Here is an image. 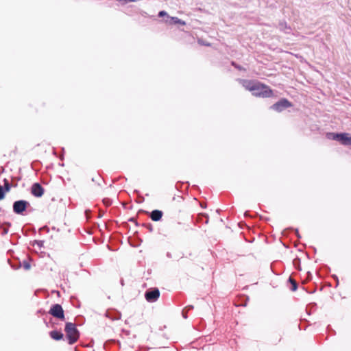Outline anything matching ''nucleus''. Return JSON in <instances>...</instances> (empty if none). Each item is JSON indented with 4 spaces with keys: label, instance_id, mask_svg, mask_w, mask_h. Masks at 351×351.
Here are the masks:
<instances>
[{
    "label": "nucleus",
    "instance_id": "obj_4",
    "mask_svg": "<svg viewBox=\"0 0 351 351\" xmlns=\"http://www.w3.org/2000/svg\"><path fill=\"white\" fill-rule=\"evenodd\" d=\"M29 203L25 200H18L13 204V211L18 215H21L25 211Z\"/></svg>",
    "mask_w": 351,
    "mask_h": 351
},
{
    "label": "nucleus",
    "instance_id": "obj_15",
    "mask_svg": "<svg viewBox=\"0 0 351 351\" xmlns=\"http://www.w3.org/2000/svg\"><path fill=\"white\" fill-rule=\"evenodd\" d=\"M5 197V191L2 186H0V200L3 199Z\"/></svg>",
    "mask_w": 351,
    "mask_h": 351
},
{
    "label": "nucleus",
    "instance_id": "obj_20",
    "mask_svg": "<svg viewBox=\"0 0 351 351\" xmlns=\"http://www.w3.org/2000/svg\"><path fill=\"white\" fill-rule=\"evenodd\" d=\"M232 65L235 66H236L237 68H238L239 69H241L240 67H239V66H236V65L234 64V63H232Z\"/></svg>",
    "mask_w": 351,
    "mask_h": 351
},
{
    "label": "nucleus",
    "instance_id": "obj_10",
    "mask_svg": "<svg viewBox=\"0 0 351 351\" xmlns=\"http://www.w3.org/2000/svg\"><path fill=\"white\" fill-rule=\"evenodd\" d=\"M168 19H169V21L166 20L165 22L169 24L174 23V24H180L182 25H184L186 24V23L184 21H182L181 19H180L177 17L168 16Z\"/></svg>",
    "mask_w": 351,
    "mask_h": 351
},
{
    "label": "nucleus",
    "instance_id": "obj_5",
    "mask_svg": "<svg viewBox=\"0 0 351 351\" xmlns=\"http://www.w3.org/2000/svg\"><path fill=\"white\" fill-rule=\"evenodd\" d=\"M291 106V104L286 99H282L271 106V108L277 111L281 112L284 109Z\"/></svg>",
    "mask_w": 351,
    "mask_h": 351
},
{
    "label": "nucleus",
    "instance_id": "obj_7",
    "mask_svg": "<svg viewBox=\"0 0 351 351\" xmlns=\"http://www.w3.org/2000/svg\"><path fill=\"white\" fill-rule=\"evenodd\" d=\"M145 298L149 302H154L158 300L160 296V291L158 289H154L146 291Z\"/></svg>",
    "mask_w": 351,
    "mask_h": 351
},
{
    "label": "nucleus",
    "instance_id": "obj_23",
    "mask_svg": "<svg viewBox=\"0 0 351 351\" xmlns=\"http://www.w3.org/2000/svg\"><path fill=\"white\" fill-rule=\"evenodd\" d=\"M1 211V208L0 207V212Z\"/></svg>",
    "mask_w": 351,
    "mask_h": 351
},
{
    "label": "nucleus",
    "instance_id": "obj_12",
    "mask_svg": "<svg viewBox=\"0 0 351 351\" xmlns=\"http://www.w3.org/2000/svg\"><path fill=\"white\" fill-rule=\"evenodd\" d=\"M3 187L5 191V193L10 190L11 186L8 180L4 179V186Z\"/></svg>",
    "mask_w": 351,
    "mask_h": 351
},
{
    "label": "nucleus",
    "instance_id": "obj_14",
    "mask_svg": "<svg viewBox=\"0 0 351 351\" xmlns=\"http://www.w3.org/2000/svg\"><path fill=\"white\" fill-rule=\"evenodd\" d=\"M289 281L291 282L292 284V288H291V290L292 291H295L297 289V284L295 282V280H293L292 278H289Z\"/></svg>",
    "mask_w": 351,
    "mask_h": 351
},
{
    "label": "nucleus",
    "instance_id": "obj_17",
    "mask_svg": "<svg viewBox=\"0 0 351 351\" xmlns=\"http://www.w3.org/2000/svg\"><path fill=\"white\" fill-rule=\"evenodd\" d=\"M25 269H29V264H26L25 265Z\"/></svg>",
    "mask_w": 351,
    "mask_h": 351
},
{
    "label": "nucleus",
    "instance_id": "obj_1",
    "mask_svg": "<svg viewBox=\"0 0 351 351\" xmlns=\"http://www.w3.org/2000/svg\"><path fill=\"white\" fill-rule=\"evenodd\" d=\"M243 86L247 90L252 92L256 97H270L273 92L269 86L258 82L251 80H240Z\"/></svg>",
    "mask_w": 351,
    "mask_h": 351
},
{
    "label": "nucleus",
    "instance_id": "obj_13",
    "mask_svg": "<svg viewBox=\"0 0 351 351\" xmlns=\"http://www.w3.org/2000/svg\"><path fill=\"white\" fill-rule=\"evenodd\" d=\"M279 28L280 30L285 31L286 29H290L287 27V25L285 23H279Z\"/></svg>",
    "mask_w": 351,
    "mask_h": 351
},
{
    "label": "nucleus",
    "instance_id": "obj_9",
    "mask_svg": "<svg viewBox=\"0 0 351 351\" xmlns=\"http://www.w3.org/2000/svg\"><path fill=\"white\" fill-rule=\"evenodd\" d=\"M162 216V212L159 210H154L151 213L150 217L154 221H159Z\"/></svg>",
    "mask_w": 351,
    "mask_h": 351
},
{
    "label": "nucleus",
    "instance_id": "obj_3",
    "mask_svg": "<svg viewBox=\"0 0 351 351\" xmlns=\"http://www.w3.org/2000/svg\"><path fill=\"white\" fill-rule=\"evenodd\" d=\"M327 137L329 139L337 141L342 145H351V136L347 133H328Z\"/></svg>",
    "mask_w": 351,
    "mask_h": 351
},
{
    "label": "nucleus",
    "instance_id": "obj_18",
    "mask_svg": "<svg viewBox=\"0 0 351 351\" xmlns=\"http://www.w3.org/2000/svg\"><path fill=\"white\" fill-rule=\"evenodd\" d=\"M186 308H188V310H190V309L193 308V306H188Z\"/></svg>",
    "mask_w": 351,
    "mask_h": 351
},
{
    "label": "nucleus",
    "instance_id": "obj_6",
    "mask_svg": "<svg viewBox=\"0 0 351 351\" xmlns=\"http://www.w3.org/2000/svg\"><path fill=\"white\" fill-rule=\"evenodd\" d=\"M49 313L58 319H64V311L60 304H54L51 306Z\"/></svg>",
    "mask_w": 351,
    "mask_h": 351
},
{
    "label": "nucleus",
    "instance_id": "obj_21",
    "mask_svg": "<svg viewBox=\"0 0 351 351\" xmlns=\"http://www.w3.org/2000/svg\"><path fill=\"white\" fill-rule=\"evenodd\" d=\"M8 232V230H4V233L6 234Z\"/></svg>",
    "mask_w": 351,
    "mask_h": 351
},
{
    "label": "nucleus",
    "instance_id": "obj_2",
    "mask_svg": "<svg viewBox=\"0 0 351 351\" xmlns=\"http://www.w3.org/2000/svg\"><path fill=\"white\" fill-rule=\"evenodd\" d=\"M65 331L69 344H73L79 337V332L75 325L71 322L66 323L65 326Z\"/></svg>",
    "mask_w": 351,
    "mask_h": 351
},
{
    "label": "nucleus",
    "instance_id": "obj_19",
    "mask_svg": "<svg viewBox=\"0 0 351 351\" xmlns=\"http://www.w3.org/2000/svg\"><path fill=\"white\" fill-rule=\"evenodd\" d=\"M182 315H183V317L186 319L187 317H186V315L184 312L182 313Z\"/></svg>",
    "mask_w": 351,
    "mask_h": 351
},
{
    "label": "nucleus",
    "instance_id": "obj_11",
    "mask_svg": "<svg viewBox=\"0 0 351 351\" xmlns=\"http://www.w3.org/2000/svg\"><path fill=\"white\" fill-rule=\"evenodd\" d=\"M50 337L55 340H60L63 337V334L60 332L53 330L50 332Z\"/></svg>",
    "mask_w": 351,
    "mask_h": 351
},
{
    "label": "nucleus",
    "instance_id": "obj_22",
    "mask_svg": "<svg viewBox=\"0 0 351 351\" xmlns=\"http://www.w3.org/2000/svg\"><path fill=\"white\" fill-rule=\"evenodd\" d=\"M297 236L299 237L298 231L296 230Z\"/></svg>",
    "mask_w": 351,
    "mask_h": 351
},
{
    "label": "nucleus",
    "instance_id": "obj_8",
    "mask_svg": "<svg viewBox=\"0 0 351 351\" xmlns=\"http://www.w3.org/2000/svg\"><path fill=\"white\" fill-rule=\"evenodd\" d=\"M44 189L39 183H34L31 187V193L36 197H40L44 194Z\"/></svg>",
    "mask_w": 351,
    "mask_h": 351
},
{
    "label": "nucleus",
    "instance_id": "obj_16",
    "mask_svg": "<svg viewBox=\"0 0 351 351\" xmlns=\"http://www.w3.org/2000/svg\"><path fill=\"white\" fill-rule=\"evenodd\" d=\"M158 16L160 17H162V16H167V17L169 16L167 13L165 12V11H160L159 13H158ZM168 21H169V19H167Z\"/></svg>",
    "mask_w": 351,
    "mask_h": 351
}]
</instances>
